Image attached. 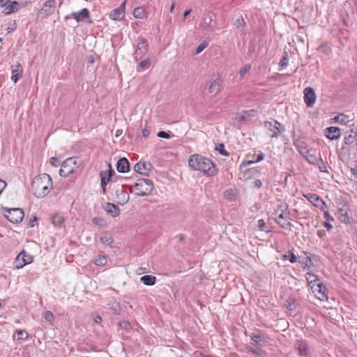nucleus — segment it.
<instances>
[{"instance_id": "obj_1", "label": "nucleus", "mask_w": 357, "mask_h": 357, "mask_svg": "<svg viewBox=\"0 0 357 357\" xmlns=\"http://www.w3.org/2000/svg\"><path fill=\"white\" fill-rule=\"evenodd\" d=\"M188 164L192 169L199 171L207 176H214L218 174L215 163L199 154L192 155L188 160Z\"/></svg>"}, {"instance_id": "obj_2", "label": "nucleus", "mask_w": 357, "mask_h": 357, "mask_svg": "<svg viewBox=\"0 0 357 357\" xmlns=\"http://www.w3.org/2000/svg\"><path fill=\"white\" fill-rule=\"evenodd\" d=\"M52 188V180L47 174H42L36 176L31 185L30 190L38 198L47 196Z\"/></svg>"}, {"instance_id": "obj_3", "label": "nucleus", "mask_w": 357, "mask_h": 357, "mask_svg": "<svg viewBox=\"0 0 357 357\" xmlns=\"http://www.w3.org/2000/svg\"><path fill=\"white\" fill-rule=\"evenodd\" d=\"M153 189V183L149 178H138L135 185L130 188V192H135L137 197L149 195Z\"/></svg>"}, {"instance_id": "obj_4", "label": "nucleus", "mask_w": 357, "mask_h": 357, "mask_svg": "<svg viewBox=\"0 0 357 357\" xmlns=\"http://www.w3.org/2000/svg\"><path fill=\"white\" fill-rule=\"evenodd\" d=\"M4 217L10 222L19 223L21 222L24 218V213L22 209L19 208L3 209Z\"/></svg>"}, {"instance_id": "obj_5", "label": "nucleus", "mask_w": 357, "mask_h": 357, "mask_svg": "<svg viewBox=\"0 0 357 357\" xmlns=\"http://www.w3.org/2000/svg\"><path fill=\"white\" fill-rule=\"evenodd\" d=\"M264 126L268 130V135L272 138H278L285 130L284 126L274 119L265 121Z\"/></svg>"}, {"instance_id": "obj_6", "label": "nucleus", "mask_w": 357, "mask_h": 357, "mask_svg": "<svg viewBox=\"0 0 357 357\" xmlns=\"http://www.w3.org/2000/svg\"><path fill=\"white\" fill-rule=\"evenodd\" d=\"M76 165L75 158L70 157L65 160L61 165L59 174L61 176L67 177L73 174L75 171Z\"/></svg>"}, {"instance_id": "obj_7", "label": "nucleus", "mask_w": 357, "mask_h": 357, "mask_svg": "<svg viewBox=\"0 0 357 357\" xmlns=\"http://www.w3.org/2000/svg\"><path fill=\"white\" fill-rule=\"evenodd\" d=\"M33 257L24 250L20 252L16 257L13 265L16 268H21L25 265L29 264L33 261Z\"/></svg>"}, {"instance_id": "obj_8", "label": "nucleus", "mask_w": 357, "mask_h": 357, "mask_svg": "<svg viewBox=\"0 0 357 357\" xmlns=\"http://www.w3.org/2000/svg\"><path fill=\"white\" fill-rule=\"evenodd\" d=\"M294 347L301 357L310 356V348L306 340H297L294 344Z\"/></svg>"}, {"instance_id": "obj_9", "label": "nucleus", "mask_w": 357, "mask_h": 357, "mask_svg": "<svg viewBox=\"0 0 357 357\" xmlns=\"http://www.w3.org/2000/svg\"><path fill=\"white\" fill-rule=\"evenodd\" d=\"M303 196L306 198L314 207L319 208L321 211L324 210L326 206L325 202L317 194L303 193Z\"/></svg>"}, {"instance_id": "obj_10", "label": "nucleus", "mask_w": 357, "mask_h": 357, "mask_svg": "<svg viewBox=\"0 0 357 357\" xmlns=\"http://www.w3.org/2000/svg\"><path fill=\"white\" fill-rule=\"evenodd\" d=\"M56 0H48L43 6L42 8L39 11L38 15L42 17H47L52 14L56 7Z\"/></svg>"}, {"instance_id": "obj_11", "label": "nucleus", "mask_w": 357, "mask_h": 357, "mask_svg": "<svg viewBox=\"0 0 357 357\" xmlns=\"http://www.w3.org/2000/svg\"><path fill=\"white\" fill-rule=\"evenodd\" d=\"M126 1L125 0L118 8L112 10L109 13V17L114 21H121L125 16V7Z\"/></svg>"}, {"instance_id": "obj_12", "label": "nucleus", "mask_w": 357, "mask_h": 357, "mask_svg": "<svg viewBox=\"0 0 357 357\" xmlns=\"http://www.w3.org/2000/svg\"><path fill=\"white\" fill-rule=\"evenodd\" d=\"M153 165L150 162H142L136 163L134 167V170L142 175L148 176L152 169Z\"/></svg>"}, {"instance_id": "obj_13", "label": "nucleus", "mask_w": 357, "mask_h": 357, "mask_svg": "<svg viewBox=\"0 0 357 357\" xmlns=\"http://www.w3.org/2000/svg\"><path fill=\"white\" fill-rule=\"evenodd\" d=\"M304 100L307 107H312L316 100V94L312 87H307L304 89Z\"/></svg>"}, {"instance_id": "obj_14", "label": "nucleus", "mask_w": 357, "mask_h": 357, "mask_svg": "<svg viewBox=\"0 0 357 357\" xmlns=\"http://www.w3.org/2000/svg\"><path fill=\"white\" fill-rule=\"evenodd\" d=\"M116 199L118 204L123 205L126 204L130 199L129 193L126 190V186H121L116 190Z\"/></svg>"}, {"instance_id": "obj_15", "label": "nucleus", "mask_w": 357, "mask_h": 357, "mask_svg": "<svg viewBox=\"0 0 357 357\" xmlns=\"http://www.w3.org/2000/svg\"><path fill=\"white\" fill-rule=\"evenodd\" d=\"M22 75L23 68L20 63H17L15 65L12 66V75L10 79L14 83H17Z\"/></svg>"}, {"instance_id": "obj_16", "label": "nucleus", "mask_w": 357, "mask_h": 357, "mask_svg": "<svg viewBox=\"0 0 357 357\" xmlns=\"http://www.w3.org/2000/svg\"><path fill=\"white\" fill-rule=\"evenodd\" d=\"M24 6L25 3H20L17 1H13L12 2H9L6 6H3V8H4L3 12L6 15H10L11 13L18 11L20 8Z\"/></svg>"}, {"instance_id": "obj_17", "label": "nucleus", "mask_w": 357, "mask_h": 357, "mask_svg": "<svg viewBox=\"0 0 357 357\" xmlns=\"http://www.w3.org/2000/svg\"><path fill=\"white\" fill-rule=\"evenodd\" d=\"M149 43L147 40L143 38H139V41L138 42L135 54L136 55V59L138 56L145 54L148 51Z\"/></svg>"}, {"instance_id": "obj_18", "label": "nucleus", "mask_w": 357, "mask_h": 357, "mask_svg": "<svg viewBox=\"0 0 357 357\" xmlns=\"http://www.w3.org/2000/svg\"><path fill=\"white\" fill-rule=\"evenodd\" d=\"M213 13L210 10H206L204 13L202 22L201 23V27L204 30L209 29L211 22H213Z\"/></svg>"}, {"instance_id": "obj_19", "label": "nucleus", "mask_w": 357, "mask_h": 357, "mask_svg": "<svg viewBox=\"0 0 357 357\" xmlns=\"http://www.w3.org/2000/svg\"><path fill=\"white\" fill-rule=\"evenodd\" d=\"M71 16L77 21V22H83L89 18V11L87 8H82L79 12H73Z\"/></svg>"}, {"instance_id": "obj_20", "label": "nucleus", "mask_w": 357, "mask_h": 357, "mask_svg": "<svg viewBox=\"0 0 357 357\" xmlns=\"http://www.w3.org/2000/svg\"><path fill=\"white\" fill-rule=\"evenodd\" d=\"M326 136L331 140L337 139L341 136L340 129L335 126L328 127L326 129Z\"/></svg>"}, {"instance_id": "obj_21", "label": "nucleus", "mask_w": 357, "mask_h": 357, "mask_svg": "<svg viewBox=\"0 0 357 357\" xmlns=\"http://www.w3.org/2000/svg\"><path fill=\"white\" fill-rule=\"evenodd\" d=\"M116 169L121 173H126L130 170V163L126 158H121L117 161Z\"/></svg>"}, {"instance_id": "obj_22", "label": "nucleus", "mask_w": 357, "mask_h": 357, "mask_svg": "<svg viewBox=\"0 0 357 357\" xmlns=\"http://www.w3.org/2000/svg\"><path fill=\"white\" fill-rule=\"evenodd\" d=\"M133 16L137 19H146L149 16V13L144 7H137L133 11Z\"/></svg>"}, {"instance_id": "obj_23", "label": "nucleus", "mask_w": 357, "mask_h": 357, "mask_svg": "<svg viewBox=\"0 0 357 357\" xmlns=\"http://www.w3.org/2000/svg\"><path fill=\"white\" fill-rule=\"evenodd\" d=\"M52 224L59 228H61L63 226L65 219L61 214L56 213L52 216L51 218Z\"/></svg>"}, {"instance_id": "obj_24", "label": "nucleus", "mask_w": 357, "mask_h": 357, "mask_svg": "<svg viewBox=\"0 0 357 357\" xmlns=\"http://www.w3.org/2000/svg\"><path fill=\"white\" fill-rule=\"evenodd\" d=\"M105 208L113 217H116L119 215L120 209L114 204L107 203Z\"/></svg>"}, {"instance_id": "obj_25", "label": "nucleus", "mask_w": 357, "mask_h": 357, "mask_svg": "<svg viewBox=\"0 0 357 357\" xmlns=\"http://www.w3.org/2000/svg\"><path fill=\"white\" fill-rule=\"evenodd\" d=\"M140 281L145 285L152 286L155 284L156 278L151 275H145L140 278Z\"/></svg>"}, {"instance_id": "obj_26", "label": "nucleus", "mask_w": 357, "mask_h": 357, "mask_svg": "<svg viewBox=\"0 0 357 357\" xmlns=\"http://www.w3.org/2000/svg\"><path fill=\"white\" fill-rule=\"evenodd\" d=\"M100 241L105 245L111 246L114 240L112 236L110 234L105 232L102 234V236L100 237Z\"/></svg>"}, {"instance_id": "obj_27", "label": "nucleus", "mask_w": 357, "mask_h": 357, "mask_svg": "<svg viewBox=\"0 0 357 357\" xmlns=\"http://www.w3.org/2000/svg\"><path fill=\"white\" fill-rule=\"evenodd\" d=\"M289 208V206L287 205V204L282 200H278V204L276 205V208L274 210V214L275 215H278L280 213H281V211H287Z\"/></svg>"}, {"instance_id": "obj_28", "label": "nucleus", "mask_w": 357, "mask_h": 357, "mask_svg": "<svg viewBox=\"0 0 357 357\" xmlns=\"http://www.w3.org/2000/svg\"><path fill=\"white\" fill-rule=\"evenodd\" d=\"M294 145L299 153L303 157H305V154L309 153V151L304 142H294Z\"/></svg>"}, {"instance_id": "obj_29", "label": "nucleus", "mask_w": 357, "mask_h": 357, "mask_svg": "<svg viewBox=\"0 0 357 357\" xmlns=\"http://www.w3.org/2000/svg\"><path fill=\"white\" fill-rule=\"evenodd\" d=\"M220 90V79H213L208 89V91L210 93H218Z\"/></svg>"}, {"instance_id": "obj_30", "label": "nucleus", "mask_w": 357, "mask_h": 357, "mask_svg": "<svg viewBox=\"0 0 357 357\" xmlns=\"http://www.w3.org/2000/svg\"><path fill=\"white\" fill-rule=\"evenodd\" d=\"M94 263L97 266H104L107 263V258L105 255H99L97 257H96L95 260H94Z\"/></svg>"}, {"instance_id": "obj_31", "label": "nucleus", "mask_w": 357, "mask_h": 357, "mask_svg": "<svg viewBox=\"0 0 357 357\" xmlns=\"http://www.w3.org/2000/svg\"><path fill=\"white\" fill-rule=\"evenodd\" d=\"M319 168V171L324 173H328V164L324 162L321 158H319L318 162L315 165Z\"/></svg>"}, {"instance_id": "obj_32", "label": "nucleus", "mask_w": 357, "mask_h": 357, "mask_svg": "<svg viewBox=\"0 0 357 357\" xmlns=\"http://www.w3.org/2000/svg\"><path fill=\"white\" fill-rule=\"evenodd\" d=\"M297 259L296 255H295L292 251H289L287 254L282 255L283 260H289L291 264L296 263Z\"/></svg>"}, {"instance_id": "obj_33", "label": "nucleus", "mask_w": 357, "mask_h": 357, "mask_svg": "<svg viewBox=\"0 0 357 357\" xmlns=\"http://www.w3.org/2000/svg\"><path fill=\"white\" fill-rule=\"evenodd\" d=\"M100 185L102 190V192L105 193L106 192V186L109 181L106 179V172H103L102 171L100 173Z\"/></svg>"}, {"instance_id": "obj_34", "label": "nucleus", "mask_w": 357, "mask_h": 357, "mask_svg": "<svg viewBox=\"0 0 357 357\" xmlns=\"http://www.w3.org/2000/svg\"><path fill=\"white\" fill-rule=\"evenodd\" d=\"M305 160L310 164L315 165L319 160V158H317L314 154L308 153L305 154Z\"/></svg>"}, {"instance_id": "obj_35", "label": "nucleus", "mask_w": 357, "mask_h": 357, "mask_svg": "<svg viewBox=\"0 0 357 357\" xmlns=\"http://www.w3.org/2000/svg\"><path fill=\"white\" fill-rule=\"evenodd\" d=\"M92 223L94 225L98 226L100 227H107L105 220L102 218H98V217L93 218L92 219Z\"/></svg>"}, {"instance_id": "obj_36", "label": "nucleus", "mask_w": 357, "mask_h": 357, "mask_svg": "<svg viewBox=\"0 0 357 357\" xmlns=\"http://www.w3.org/2000/svg\"><path fill=\"white\" fill-rule=\"evenodd\" d=\"M278 216L275 218V221L277 223V221H282L283 220H289V211L287 210L286 211H281Z\"/></svg>"}, {"instance_id": "obj_37", "label": "nucleus", "mask_w": 357, "mask_h": 357, "mask_svg": "<svg viewBox=\"0 0 357 357\" xmlns=\"http://www.w3.org/2000/svg\"><path fill=\"white\" fill-rule=\"evenodd\" d=\"M215 149L222 155H229V153L225 149V146L222 143L217 144Z\"/></svg>"}, {"instance_id": "obj_38", "label": "nucleus", "mask_w": 357, "mask_h": 357, "mask_svg": "<svg viewBox=\"0 0 357 357\" xmlns=\"http://www.w3.org/2000/svg\"><path fill=\"white\" fill-rule=\"evenodd\" d=\"M277 224L283 229H288L289 230L291 229V227L294 226L288 220H283L282 221H277Z\"/></svg>"}, {"instance_id": "obj_39", "label": "nucleus", "mask_w": 357, "mask_h": 357, "mask_svg": "<svg viewBox=\"0 0 357 357\" xmlns=\"http://www.w3.org/2000/svg\"><path fill=\"white\" fill-rule=\"evenodd\" d=\"M340 220L344 223H349L350 222H349V218L348 216L347 211L343 208H341V209H340Z\"/></svg>"}, {"instance_id": "obj_40", "label": "nucleus", "mask_w": 357, "mask_h": 357, "mask_svg": "<svg viewBox=\"0 0 357 357\" xmlns=\"http://www.w3.org/2000/svg\"><path fill=\"white\" fill-rule=\"evenodd\" d=\"M45 319L52 325L54 319L53 314L50 311H45L44 313Z\"/></svg>"}, {"instance_id": "obj_41", "label": "nucleus", "mask_w": 357, "mask_h": 357, "mask_svg": "<svg viewBox=\"0 0 357 357\" xmlns=\"http://www.w3.org/2000/svg\"><path fill=\"white\" fill-rule=\"evenodd\" d=\"M288 63L289 57L288 55L286 54L284 56H282V58L280 61L279 65L280 66V69L286 68L288 66Z\"/></svg>"}, {"instance_id": "obj_42", "label": "nucleus", "mask_w": 357, "mask_h": 357, "mask_svg": "<svg viewBox=\"0 0 357 357\" xmlns=\"http://www.w3.org/2000/svg\"><path fill=\"white\" fill-rule=\"evenodd\" d=\"M311 262L312 260L310 257H305L300 261V263L303 266L304 268H305L306 267L309 268L310 266Z\"/></svg>"}, {"instance_id": "obj_43", "label": "nucleus", "mask_w": 357, "mask_h": 357, "mask_svg": "<svg viewBox=\"0 0 357 357\" xmlns=\"http://www.w3.org/2000/svg\"><path fill=\"white\" fill-rule=\"evenodd\" d=\"M234 25L236 28L244 27L245 26V22L243 17H240L236 19L234 22Z\"/></svg>"}, {"instance_id": "obj_44", "label": "nucleus", "mask_w": 357, "mask_h": 357, "mask_svg": "<svg viewBox=\"0 0 357 357\" xmlns=\"http://www.w3.org/2000/svg\"><path fill=\"white\" fill-rule=\"evenodd\" d=\"M17 335L19 340H26L28 338V333L23 330L18 331Z\"/></svg>"}, {"instance_id": "obj_45", "label": "nucleus", "mask_w": 357, "mask_h": 357, "mask_svg": "<svg viewBox=\"0 0 357 357\" xmlns=\"http://www.w3.org/2000/svg\"><path fill=\"white\" fill-rule=\"evenodd\" d=\"M249 351H251L252 354H257L259 356L261 355L263 353L262 349H261L260 348H259L256 346H250Z\"/></svg>"}, {"instance_id": "obj_46", "label": "nucleus", "mask_w": 357, "mask_h": 357, "mask_svg": "<svg viewBox=\"0 0 357 357\" xmlns=\"http://www.w3.org/2000/svg\"><path fill=\"white\" fill-rule=\"evenodd\" d=\"M284 305L289 310L295 309V303L291 299L287 300L284 303Z\"/></svg>"}, {"instance_id": "obj_47", "label": "nucleus", "mask_w": 357, "mask_h": 357, "mask_svg": "<svg viewBox=\"0 0 357 357\" xmlns=\"http://www.w3.org/2000/svg\"><path fill=\"white\" fill-rule=\"evenodd\" d=\"M225 197L227 199L233 200L235 198V195L232 189H229L225 192Z\"/></svg>"}, {"instance_id": "obj_48", "label": "nucleus", "mask_w": 357, "mask_h": 357, "mask_svg": "<svg viewBox=\"0 0 357 357\" xmlns=\"http://www.w3.org/2000/svg\"><path fill=\"white\" fill-rule=\"evenodd\" d=\"M250 338L256 343H259L262 340L261 335L255 333L250 335Z\"/></svg>"}, {"instance_id": "obj_49", "label": "nucleus", "mask_w": 357, "mask_h": 357, "mask_svg": "<svg viewBox=\"0 0 357 357\" xmlns=\"http://www.w3.org/2000/svg\"><path fill=\"white\" fill-rule=\"evenodd\" d=\"M207 45H208L207 43L204 42V43H200L196 48L195 54H198L201 53L207 47Z\"/></svg>"}, {"instance_id": "obj_50", "label": "nucleus", "mask_w": 357, "mask_h": 357, "mask_svg": "<svg viewBox=\"0 0 357 357\" xmlns=\"http://www.w3.org/2000/svg\"><path fill=\"white\" fill-rule=\"evenodd\" d=\"M355 139L352 134H349L344 137V143L347 145L351 144L354 142Z\"/></svg>"}, {"instance_id": "obj_51", "label": "nucleus", "mask_w": 357, "mask_h": 357, "mask_svg": "<svg viewBox=\"0 0 357 357\" xmlns=\"http://www.w3.org/2000/svg\"><path fill=\"white\" fill-rule=\"evenodd\" d=\"M346 117V115L340 114L338 116L334 117V121L336 122H340L341 123H345Z\"/></svg>"}, {"instance_id": "obj_52", "label": "nucleus", "mask_w": 357, "mask_h": 357, "mask_svg": "<svg viewBox=\"0 0 357 357\" xmlns=\"http://www.w3.org/2000/svg\"><path fill=\"white\" fill-rule=\"evenodd\" d=\"M257 227L259 229L260 231H268L267 230L265 229V227H266V222L265 221L263 220V219H259L258 221H257Z\"/></svg>"}, {"instance_id": "obj_53", "label": "nucleus", "mask_w": 357, "mask_h": 357, "mask_svg": "<svg viewBox=\"0 0 357 357\" xmlns=\"http://www.w3.org/2000/svg\"><path fill=\"white\" fill-rule=\"evenodd\" d=\"M251 68V66L249 64L245 65L243 68L239 71V74L241 77H243Z\"/></svg>"}, {"instance_id": "obj_54", "label": "nucleus", "mask_w": 357, "mask_h": 357, "mask_svg": "<svg viewBox=\"0 0 357 357\" xmlns=\"http://www.w3.org/2000/svg\"><path fill=\"white\" fill-rule=\"evenodd\" d=\"M157 136L163 139H169L171 137L170 134L165 131H160L158 132Z\"/></svg>"}, {"instance_id": "obj_55", "label": "nucleus", "mask_w": 357, "mask_h": 357, "mask_svg": "<svg viewBox=\"0 0 357 357\" xmlns=\"http://www.w3.org/2000/svg\"><path fill=\"white\" fill-rule=\"evenodd\" d=\"M50 161L51 165L54 167H58L60 165V160L56 157H52Z\"/></svg>"}, {"instance_id": "obj_56", "label": "nucleus", "mask_w": 357, "mask_h": 357, "mask_svg": "<svg viewBox=\"0 0 357 357\" xmlns=\"http://www.w3.org/2000/svg\"><path fill=\"white\" fill-rule=\"evenodd\" d=\"M139 66L142 68H147L150 66V61L149 59H144L139 63Z\"/></svg>"}, {"instance_id": "obj_57", "label": "nucleus", "mask_w": 357, "mask_h": 357, "mask_svg": "<svg viewBox=\"0 0 357 357\" xmlns=\"http://www.w3.org/2000/svg\"><path fill=\"white\" fill-rule=\"evenodd\" d=\"M119 326L123 329L128 330L130 327V324L127 321H123L119 323Z\"/></svg>"}, {"instance_id": "obj_58", "label": "nucleus", "mask_w": 357, "mask_h": 357, "mask_svg": "<svg viewBox=\"0 0 357 357\" xmlns=\"http://www.w3.org/2000/svg\"><path fill=\"white\" fill-rule=\"evenodd\" d=\"M324 217L326 219V222H333L334 221L333 217L329 213L328 211H324Z\"/></svg>"}, {"instance_id": "obj_59", "label": "nucleus", "mask_w": 357, "mask_h": 357, "mask_svg": "<svg viewBox=\"0 0 357 357\" xmlns=\"http://www.w3.org/2000/svg\"><path fill=\"white\" fill-rule=\"evenodd\" d=\"M109 167H110V169L107 172H106V176H107V181H110L113 174H114V171L111 169L110 166H109Z\"/></svg>"}, {"instance_id": "obj_60", "label": "nucleus", "mask_w": 357, "mask_h": 357, "mask_svg": "<svg viewBox=\"0 0 357 357\" xmlns=\"http://www.w3.org/2000/svg\"><path fill=\"white\" fill-rule=\"evenodd\" d=\"M262 185V183L261 181V180L259 179H255L253 182H252V187L254 188H260Z\"/></svg>"}, {"instance_id": "obj_61", "label": "nucleus", "mask_w": 357, "mask_h": 357, "mask_svg": "<svg viewBox=\"0 0 357 357\" xmlns=\"http://www.w3.org/2000/svg\"><path fill=\"white\" fill-rule=\"evenodd\" d=\"M6 185H7L6 183L4 181H3L2 179H0V195L1 194L3 190L6 187Z\"/></svg>"}, {"instance_id": "obj_62", "label": "nucleus", "mask_w": 357, "mask_h": 357, "mask_svg": "<svg viewBox=\"0 0 357 357\" xmlns=\"http://www.w3.org/2000/svg\"><path fill=\"white\" fill-rule=\"evenodd\" d=\"M264 154L263 153H261H261L257 155V157L256 160H254V162H260V161L263 160H264Z\"/></svg>"}, {"instance_id": "obj_63", "label": "nucleus", "mask_w": 357, "mask_h": 357, "mask_svg": "<svg viewBox=\"0 0 357 357\" xmlns=\"http://www.w3.org/2000/svg\"><path fill=\"white\" fill-rule=\"evenodd\" d=\"M324 227L326 228L328 231H330L333 229V225L330 223V222H324Z\"/></svg>"}, {"instance_id": "obj_64", "label": "nucleus", "mask_w": 357, "mask_h": 357, "mask_svg": "<svg viewBox=\"0 0 357 357\" xmlns=\"http://www.w3.org/2000/svg\"><path fill=\"white\" fill-rule=\"evenodd\" d=\"M351 134L353 135V136L356 138L357 137V127L356 128H351L350 129Z\"/></svg>"}]
</instances>
